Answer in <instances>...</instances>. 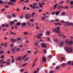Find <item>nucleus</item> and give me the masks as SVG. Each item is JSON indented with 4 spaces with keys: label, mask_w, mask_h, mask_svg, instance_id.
Returning a JSON list of instances; mask_svg holds the SVG:
<instances>
[{
    "label": "nucleus",
    "mask_w": 73,
    "mask_h": 73,
    "mask_svg": "<svg viewBox=\"0 0 73 73\" xmlns=\"http://www.w3.org/2000/svg\"><path fill=\"white\" fill-rule=\"evenodd\" d=\"M65 49L67 53H72L73 52V49L71 47H65Z\"/></svg>",
    "instance_id": "1"
},
{
    "label": "nucleus",
    "mask_w": 73,
    "mask_h": 73,
    "mask_svg": "<svg viewBox=\"0 0 73 73\" xmlns=\"http://www.w3.org/2000/svg\"><path fill=\"white\" fill-rule=\"evenodd\" d=\"M65 44V42L64 41H62L60 43H59V45L60 47H62L64 44Z\"/></svg>",
    "instance_id": "2"
},
{
    "label": "nucleus",
    "mask_w": 73,
    "mask_h": 73,
    "mask_svg": "<svg viewBox=\"0 0 73 73\" xmlns=\"http://www.w3.org/2000/svg\"><path fill=\"white\" fill-rule=\"evenodd\" d=\"M31 15L28 14H26L25 16V18L26 19H29V18H31Z\"/></svg>",
    "instance_id": "3"
},
{
    "label": "nucleus",
    "mask_w": 73,
    "mask_h": 73,
    "mask_svg": "<svg viewBox=\"0 0 73 73\" xmlns=\"http://www.w3.org/2000/svg\"><path fill=\"white\" fill-rule=\"evenodd\" d=\"M41 45H42V47L43 48H47V46H46V45L45 43H41Z\"/></svg>",
    "instance_id": "4"
},
{
    "label": "nucleus",
    "mask_w": 73,
    "mask_h": 73,
    "mask_svg": "<svg viewBox=\"0 0 73 73\" xmlns=\"http://www.w3.org/2000/svg\"><path fill=\"white\" fill-rule=\"evenodd\" d=\"M42 62H45L46 61V58L44 56H43L42 58Z\"/></svg>",
    "instance_id": "5"
},
{
    "label": "nucleus",
    "mask_w": 73,
    "mask_h": 73,
    "mask_svg": "<svg viewBox=\"0 0 73 73\" xmlns=\"http://www.w3.org/2000/svg\"><path fill=\"white\" fill-rule=\"evenodd\" d=\"M65 25L66 26H69L70 25V23L68 22H66L65 23Z\"/></svg>",
    "instance_id": "6"
},
{
    "label": "nucleus",
    "mask_w": 73,
    "mask_h": 73,
    "mask_svg": "<svg viewBox=\"0 0 73 73\" xmlns=\"http://www.w3.org/2000/svg\"><path fill=\"white\" fill-rule=\"evenodd\" d=\"M8 4L9 5H15L13 2H9L8 3Z\"/></svg>",
    "instance_id": "7"
},
{
    "label": "nucleus",
    "mask_w": 73,
    "mask_h": 73,
    "mask_svg": "<svg viewBox=\"0 0 73 73\" xmlns=\"http://www.w3.org/2000/svg\"><path fill=\"white\" fill-rule=\"evenodd\" d=\"M56 16H58L59 15H60V11H57L56 12Z\"/></svg>",
    "instance_id": "8"
},
{
    "label": "nucleus",
    "mask_w": 73,
    "mask_h": 73,
    "mask_svg": "<svg viewBox=\"0 0 73 73\" xmlns=\"http://www.w3.org/2000/svg\"><path fill=\"white\" fill-rule=\"evenodd\" d=\"M55 32L58 34H59L60 33V31L59 30H55Z\"/></svg>",
    "instance_id": "9"
},
{
    "label": "nucleus",
    "mask_w": 73,
    "mask_h": 73,
    "mask_svg": "<svg viewBox=\"0 0 73 73\" xmlns=\"http://www.w3.org/2000/svg\"><path fill=\"white\" fill-rule=\"evenodd\" d=\"M26 25H27V23H22V26L23 27H25Z\"/></svg>",
    "instance_id": "10"
},
{
    "label": "nucleus",
    "mask_w": 73,
    "mask_h": 73,
    "mask_svg": "<svg viewBox=\"0 0 73 73\" xmlns=\"http://www.w3.org/2000/svg\"><path fill=\"white\" fill-rule=\"evenodd\" d=\"M30 6L31 8H32L33 9H35L36 7L33 6L32 5H30Z\"/></svg>",
    "instance_id": "11"
},
{
    "label": "nucleus",
    "mask_w": 73,
    "mask_h": 73,
    "mask_svg": "<svg viewBox=\"0 0 73 73\" xmlns=\"http://www.w3.org/2000/svg\"><path fill=\"white\" fill-rule=\"evenodd\" d=\"M15 23V22L14 21H11L10 22V24L11 25H12L14 23Z\"/></svg>",
    "instance_id": "12"
},
{
    "label": "nucleus",
    "mask_w": 73,
    "mask_h": 73,
    "mask_svg": "<svg viewBox=\"0 0 73 73\" xmlns=\"http://www.w3.org/2000/svg\"><path fill=\"white\" fill-rule=\"evenodd\" d=\"M68 44L69 45H72L73 44V41H70L68 43Z\"/></svg>",
    "instance_id": "13"
},
{
    "label": "nucleus",
    "mask_w": 73,
    "mask_h": 73,
    "mask_svg": "<svg viewBox=\"0 0 73 73\" xmlns=\"http://www.w3.org/2000/svg\"><path fill=\"white\" fill-rule=\"evenodd\" d=\"M15 49L14 48L12 49V52L13 53H15Z\"/></svg>",
    "instance_id": "14"
},
{
    "label": "nucleus",
    "mask_w": 73,
    "mask_h": 73,
    "mask_svg": "<svg viewBox=\"0 0 73 73\" xmlns=\"http://www.w3.org/2000/svg\"><path fill=\"white\" fill-rule=\"evenodd\" d=\"M16 25L17 26H20L21 25V23L20 22H17L16 23Z\"/></svg>",
    "instance_id": "15"
},
{
    "label": "nucleus",
    "mask_w": 73,
    "mask_h": 73,
    "mask_svg": "<svg viewBox=\"0 0 73 73\" xmlns=\"http://www.w3.org/2000/svg\"><path fill=\"white\" fill-rule=\"evenodd\" d=\"M57 5H58V4H56L54 6V9H55L56 8H57Z\"/></svg>",
    "instance_id": "16"
},
{
    "label": "nucleus",
    "mask_w": 73,
    "mask_h": 73,
    "mask_svg": "<svg viewBox=\"0 0 73 73\" xmlns=\"http://www.w3.org/2000/svg\"><path fill=\"white\" fill-rule=\"evenodd\" d=\"M50 33V32L49 31H48L46 32V35H49Z\"/></svg>",
    "instance_id": "17"
},
{
    "label": "nucleus",
    "mask_w": 73,
    "mask_h": 73,
    "mask_svg": "<svg viewBox=\"0 0 73 73\" xmlns=\"http://www.w3.org/2000/svg\"><path fill=\"white\" fill-rule=\"evenodd\" d=\"M7 17L8 19H11L12 18V16L11 15H7Z\"/></svg>",
    "instance_id": "18"
},
{
    "label": "nucleus",
    "mask_w": 73,
    "mask_h": 73,
    "mask_svg": "<svg viewBox=\"0 0 73 73\" xmlns=\"http://www.w3.org/2000/svg\"><path fill=\"white\" fill-rule=\"evenodd\" d=\"M55 13H56V11H54L52 13L51 15H54Z\"/></svg>",
    "instance_id": "19"
},
{
    "label": "nucleus",
    "mask_w": 73,
    "mask_h": 73,
    "mask_svg": "<svg viewBox=\"0 0 73 73\" xmlns=\"http://www.w3.org/2000/svg\"><path fill=\"white\" fill-rule=\"evenodd\" d=\"M7 44L8 43L7 42L5 43L4 44V47H5V46H7Z\"/></svg>",
    "instance_id": "20"
},
{
    "label": "nucleus",
    "mask_w": 73,
    "mask_h": 73,
    "mask_svg": "<svg viewBox=\"0 0 73 73\" xmlns=\"http://www.w3.org/2000/svg\"><path fill=\"white\" fill-rule=\"evenodd\" d=\"M39 5L40 7H41V8H43V6H42V5H41V3H39Z\"/></svg>",
    "instance_id": "21"
},
{
    "label": "nucleus",
    "mask_w": 73,
    "mask_h": 73,
    "mask_svg": "<svg viewBox=\"0 0 73 73\" xmlns=\"http://www.w3.org/2000/svg\"><path fill=\"white\" fill-rule=\"evenodd\" d=\"M21 58H22V57L20 56V57L18 58L17 60L18 61H20V60H21Z\"/></svg>",
    "instance_id": "22"
},
{
    "label": "nucleus",
    "mask_w": 73,
    "mask_h": 73,
    "mask_svg": "<svg viewBox=\"0 0 73 73\" xmlns=\"http://www.w3.org/2000/svg\"><path fill=\"white\" fill-rule=\"evenodd\" d=\"M54 41L56 42H58V40L56 38H55L54 40Z\"/></svg>",
    "instance_id": "23"
},
{
    "label": "nucleus",
    "mask_w": 73,
    "mask_h": 73,
    "mask_svg": "<svg viewBox=\"0 0 73 73\" xmlns=\"http://www.w3.org/2000/svg\"><path fill=\"white\" fill-rule=\"evenodd\" d=\"M65 64L63 63L62 64V67H65Z\"/></svg>",
    "instance_id": "24"
},
{
    "label": "nucleus",
    "mask_w": 73,
    "mask_h": 73,
    "mask_svg": "<svg viewBox=\"0 0 73 73\" xmlns=\"http://www.w3.org/2000/svg\"><path fill=\"white\" fill-rule=\"evenodd\" d=\"M4 54V51L1 50L0 51V54Z\"/></svg>",
    "instance_id": "25"
},
{
    "label": "nucleus",
    "mask_w": 73,
    "mask_h": 73,
    "mask_svg": "<svg viewBox=\"0 0 73 73\" xmlns=\"http://www.w3.org/2000/svg\"><path fill=\"white\" fill-rule=\"evenodd\" d=\"M10 46L11 48H13V46H14V44H11L10 45Z\"/></svg>",
    "instance_id": "26"
},
{
    "label": "nucleus",
    "mask_w": 73,
    "mask_h": 73,
    "mask_svg": "<svg viewBox=\"0 0 73 73\" xmlns=\"http://www.w3.org/2000/svg\"><path fill=\"white\" fill-rule=\"evenodd\" d=\"M11 1V2H13V3H15V2H16V0H10Z\"/></svg>",
    "instance_id": "27"
},
{
    "label": "nucleus",
    "mask_w": 73,
    "mask_h": 73,
    "mask_svg": "<svg viewBox=\"0 0 73 73\" xmlns=\"http://www.w3.org/2000/svg\"><path fill=\"white\" fill-rule=\"evenodd\" d=\"M40 35H39L37 34L36 36V37L37 38H40Z\"/></svg>",
    "instance_id": "28"
},
{
    "label": "nucleus",
    "mask_w": 73,
    "mask_h": 73,
    "mask_svg": "<svg viewBox=\"0 0 73 73\" xmlns=\"http://www.w3.org/2000/svg\"><path fill=\"white\" fill-rule=\"evenodd\" d=\"M27 64V63H25L22 66H26Z\"/></svg>",
    "instance_id": "29"
},
{
    "label": "nucleus",
    "mask_w": 73,
    "mask_h": 73,
    "mask_svg": "<svg viewBox=\"0 0 73 73\" xmlns=\"http://www.w3.org/2000/svg\"><path fill=\"white\" fill-rule=\"evenodd\" d=\"M69 8V7H68V6H66L65 7H64V9H68Z\"/></svg>",
    "instance_id": "30"
},
{
    "label": "nucleus",
    "mask_w": 73,
    "mask_h": 73,
    "mask_svg": "<svg viewBox=\"0 0 73 73\" xmlns=\"http://www.w3.org/2000/svg\"><path fill=\"white\" fill-rule=\"evenodd\" d=\"M60 68L59 66H58L56 68V70H58Z\"/></svg>",
    "instance_id": "31"
},
{
    "label": "nucleus",
    "mask_w": 73,
    "mask_h": 73,
    "mask_svg": "<svg viewBox=\"0 0 73 73\" xmlns=\"http://www.w3.org/2000/svg\"><path fill=\"white\" fill-rule=\"evenodd\" d=\"M28 59H29L28 58H27L25 59L24 61H28Z\"/></svg>",
    "instance_id": "32"
},
{
    "label": "nucleus",
    "mask_w": 73,
    "mask_h": 73,
    "mask_svg": "<svg viewBox=\"0 0 73 73\" xmlns=\"http://www.w3.org/2000/svg\"><path fill=\"white\" fill-rule=\"evenodd\" d=\"M11 35H16V33H13L12 32H11Z\"/></svg>",
    "instance_id": "33"
},
{
    "label": "nucleus",
    "mask_w": 73,
    "mask_h": 73,
    "mask_svg": "<svg viewBox=\"0 0 73 73\" xmlns=\"http://www.w3.org/2000/svg\"><path fill=\"white\" fill-rule=\"evenodd\" d=\"M64 3V1H61L59 3V4H62V3Z\"/></svg>",
    "instance_id": "34"
},
{
    "label": "nucleus",
    "mask_w": 73,
    "mask_h": 73,
    "mask_svg": "<svg viewBox=\"0 0 73 73\" xmlns=\"http://www.w3.org/2000/svg\"><path fill=\"white\" fill-rule=\"evenodd\" d=\"M38 52V51H36L34 52V54H36V53H37Z\"/></svg>",
    "instance_id": "35"
},
{
    "label": "nucleus",
    "mask_w": 73,
    "mask_h": 73,
    "mask_svg": "<svg viewBox=\"0 0 73 73\" xmlns=\"http://www.w3.org/2000/svg\"><path fill=\"white\" fill-rule=\"evenodd\" d=\"M68 65H70L71 64V62L70 61H69L67 62Z\"/></svg>",
    "instance_id": "36"
},
{
    "label": "nucleus",
    "mask_w": 73,
    "mask_h": 73,
    "mask_svg": "<svg viewBox=\"0 0 73 73\" xmlns=\"http://www.w3.org/2000/svg\"><path fill=\"white\" fill-rule=\"evenodd\" d=\"M24 46L23 45V44H21L20 45H19V47H20V48H23Z\"/></svg>",
    "instance_id": "37"
},
{
    "label": "nucleus",
    "mask_w": 73,
    "mask_h": 73,
    "mask_svg": "<svg viewBox=\"0 0 73 73\" xmlns=\"http://www.w3.org/2000/svg\"><path fill=\"white\" fill-rule=\"evenodd\" d=\"M33 5H34V6H37V3H33Z\"/></svg>",
    "instance_id": "38"
},
{
    "label": "nucleus",
    "mask_w": 73,
    "mask_h": 73,
    "mask_svg": "<svg viewBox=\"0 0 73 73\" xmlns=\"http://www.w3.org/2000/svg\"><path fill=\"white\" fill-rule=\"evenodd\" d=\"M63 35H64L62 34V35H58V36H59V37H62V36H63Z\"/></svg>",
    "instance_id": "39"
},
{
    "label": "nucleus",
    "mask_w": 73,
    "mask_h": 73,
    "mask_svg": "<svg viewBox=\"0 0 73 73\" xmlns=\"http://www.w3.org/2000/svg\"><path fill=\"white\" fill-rule=\"evenodd\" d=\"M26 57H27V55H25L24 56H23V59L24 60V59H25V58H26Z\"/></svg>",
    "instance_id": "40"
},
{
    "label": "nucleus",
    "mask_w": 73,
    "mask_h": 73,
    "mask_svg": "<svg viewBox=\"0 0 73 73\" xmlns=\"http://www.w3.org/2000/svg\"><path fill=\"white\" fill-rule=\"evenodd\" d=\"M48 57L49 58H52V56L51 55H50Z\"/></svg>",
    "instance_id": "41"
},
{
    "label": "nucleus",
    "mask_w": 73,
    "mask_h": 73,
    "mask_svg": "<svg viewBox=\"0 0 73 73\" xmlns=\"http://www.w3.org/2000/svg\"><path fill=\"white\" fill-rule=\"evenodd\" d=\"M5 25L4 24H2V28H5Z\"/></svg>",
    "instance_id": "42"
},
{
    "label": "nucleus",
    "mask_w": 73,
    "mask_h": 73,
    "mask_svg": "<svg viewBox=\"0 0 73 73\" xmlns=\"http://www.w3.org/2000/svg\"><path fill=\"white\" fill-rule=\"evenodd\" d=\"M62 14L63 16H65V13L64 12H63L62 13Z\"/></svg>",
    "instance_id": "43"
},
{
    "label": "nucleus",
    "mask_w": 73,
    "mask_h": 73,
    "mask_svg": "<svg viewBox=\"0 0 73 73\" xmlns=\"http://www.w3.org/2000/svg\"><path fill=\"white\" fill-rule=\"evenodd\" d=\"M27 52L28 53H31V51L29 50L27 51Z\"/></svg>",
    "instance_id": "44"
},
{
    "label": "nucleus",
    "mask_w": 73,
    "mask_h": 73,
    "mask_svg": "<svg viewBox=\"0 0 73 73\" xmlns=\"http://www.w3.org/2000/svg\"><path fill=\"white\" fill-rule=\"evenodd\" d=\"M16 50L17 51H19V50H20V48H18Z\"/></svg>",
    "instance_id": "45"
},
{
    "label": "nucleus",
    "mask_w": 73,
    "mask_h": 73,
    "mask_svg": "<svg viewBox=\"0 0 73 73\" xmlns=\"http://www.w3.org/2000/svg\"><path fill=\"white\" fill-rule=\"evenodd\" d=\"M60 7L61 8H62V9H64V7H63V6L60 5Z\"/></svg>",
    "instance_id": "46"
},
{
    "label": "nucleus",
    "mask_w": 73,
    "mask_h": 73,
    "mask_svg": "<svg viewBox=\"0 0 73 73\" xmlns=\"http://www.w3.org/2000/svg\"><path fill=\"white\" fill-rule=\"evenodd\" d=\"M12 15V16L14 17H15L16 16V15H15V14H13Z\"/></svg>",
    "instance_id": "47"
},
{
    "label": "nucleus",
    "mask_w": 73,
    "mask_h": 73,
    "mask_svg": "<svg viewBox=\"0 0 73 73\" xmlns=\"http://www.w3.org/2000/svg\"><path fill=\"white\" fill-rule=\"evenodd\" d=\"M46 39L49 41H50V38H48V37Z\"/></svg>",
    "instance_id": "48"
},
{
    "label": "nucleus",
    "mask_w": 73,
    "mask_h": 73,
    "mask_svg": "<svg viewBox=\"0 0 73 73\" xmlns=\"http://www.w3.org/2000/svg\"><path fill=\"white\" fill-rule=\"evenodd\" d=\"M20 71H21V72H24V69H21Z\"/></svg>",
    "instance_id": "49"
},
{
    "label": "nucleus",
    "mask_w": 73,
    "mask_h": 73,
    "mask_svg": "<svg viewBox=\"0 0 73 73\" xmlns=\"http://www.w3.org/2000/svg\"><path fill=\"white\" fill-rule=\"evenodd\" d=\"M43 52H44V53H46V52H47L46 50L44 49V50Z\"/></svg>",
    "instance_id": "50"
},
{
    "label": "nucleus",
    "mask_w": 73,
    "mask_h": 73,
    "mask_svg": "<svg viewBox=\"0 0 73 73\" xmlns=\"http://www.w3.org/2000/svg\"><path fill=\"white\" fill-rule=\"evenodd\" d=\"M27 8V7L26 6H25L23 8V10H25Z\"/></svg>",
    "instance_id": "51"
},
{
    "label": "nucleus",
    "mask_w": 73,
    "mask_h": 73,
    "mask_svg": "<svg viewBox=\"0 0 73 73\" xmlns=\"http://www.w3.org/2000/svg\"><path fill=\"white\" fill-rule=\"evenodd\" d=\"M69 42V40H66V44L68 43V42Z\"/></svg>",
    "instance_id": "52"
},
{
    "label": "nucleus",
    "mask_w": 73,
    "mask_h": 73,
    "mask_svg": "<svg viewBox=\"0 0 73 73\" xmlns=\"http://www.w3.org/2000/svg\"><path fill=\"white\" fill-rule=\"evenodd\" d=\"M36 9L38 11V10H39V9H40V8H39V7H37L36 8Z\"/></svg>",
    "instance_id": "53"
},
{
    "label": "nucleus",
    "mask_w": 73,
    "mask_h": 73,
    "mask_svg": "<svg viewBox=\"0 0 73 73\" xmlns=\"http://www.w3.org/2000/svg\"><path fill=\"white\" fill-rule=\"evenodd\" d=\"M12 61L13 63H14L15 62V60L13 59H12Z\"/></svg>",
    "instance_id": "54"
},
{
    "label": "nucleus",
    "mask_w": 73,
    "mask_h": 73,
    "mask_svg": "<svg viewBox=\"0 0 73 73\" xmlns=\"http://www.w3.org/2000/svg\"><path fill=\"white\" fill-rule=\"evenodd\" d=\"M70 25H71V26H73V23H70Z\"/></svg>",
    "instance_id": "55"
},
{
    "label": "nucleus",
    "mask_w": 73,
    "mask_h": 73,
    "mask_svg": "<svg viewBox=\"0 0 73 73\" xmlns=\"http://www.w3.org/2000/svg\"><path fill=\"white\" fill-rule=\"evenodd\" d=\"M28 34V33H27L26 32H25L24 33V35H25Z\"/></svg>",
    "instance_id": "56"
},
{
    "label": "nucleus",
    "mask_w": 73,
    "mask_h": 73,
    "mask_svg": "<svg viewBox=\"0 0 73 73\" xmlns=\"http://www.w3.org/2000/svg\"><path fill=\"white\" fill-rule=\"evenodd\" d=\"M61 23H65V21L64 20H62L61 21Z\"/></svg>",
    "instance_id": "57"
},
{
    "label": "nucleus",
    "mask_w": 73,
    "mask_h": 73,
    "mask_svg": "<svg viewBox=\"0 0 73 73\" xmlns=\"http://www.w3.org/2000/svg\"><path fill=\"white\" fill-rule=\"evenodd\" d=\"M17 40H18L19 41H20V40H21V38H17Z\"/></svg>",
    "instance_id": "58"
},
{
    "label": "nucleus",
    "mask_w": 73,
    "mask_h": 73,
    "mask_svg": "<svg viewBox=\"0 0 73 73\" xmlns=\"http://www.w3.org/2000/svg\"><path fill=\"white\" fill-rule=\"evenodd\" d=\"M5 7H6V8H9V6L5 5Z\"/></svg>",
    "instance_id": "59"
},
{
    "label": "nucleus",
    "mask_w": 73,
    "mask_h": 73,
    "mask_svg": "<svg viewBox=\"0 0 73 73\" xmlns=\"http://www.w3.org/2000/svg\"><path fill=\"white\" fill-rule=\"evenodd\" d=\"M56 22H58L59 21V19H56Z\"/></svg>",
    "instance_id": "60"
},
{
    "label": "nucleus",
    "mask_w": 73,
    "mask_h": 73,
    "mask_svg": "<svg viewBox=\"0 0 73 73\" xmlns=\"http://www.w3.org/2000/svg\"><path fill=\"white\" fill-rule=\"evenodd\" d=\"M64 57H62L61 58V60L62 61H64Z\"/></svg>",
    "instance_id": "61"
},
{
    "label": "nucleus",
    "mask_w": 73,
    "mask_h": 73,
    "mask_svg": "<svg viewBox=\"0 0 73 73\" xmlns=\"http://www.w3.org/2000/svg\"><path fill=\"white\" fill-rule=\"evenodd\" d=\"M70 4L71 5H73V1H71L70 2Z\"/></svg>",
    "instance_id": "62"
},
{
    "label": "nucleus",
    "mask_w": 73,
    "mask_h": 73,
    "mask_svg": "<svg viewBox=\"0 0 73 73\" xmlns=\"http://www.w3.org/2000/svg\"><path fill=\"white\" fill-rule=\"evenodd\" d=\"M3 1H0V4H3Z\"/></svg>",
    "instance_id": "63"
},
{
    "label": "nucleus",
    "mask_w": 73,
    "mask_h": 73,
    "mask_svg": "<svg viewBox=\"0 0 73 73\" xmlns=\"http://www.w3.org/2000/svg\"><path fill=\"white\" fill-rule=\"evenodd\" d=\"M1 58H4V55H3L1 56Z\"/></svg>",
    "instance_id": "64"
}]
</instances>
